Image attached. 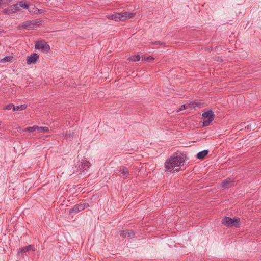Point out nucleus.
I'll use <instances>...</instances> for the list:
<instances>
[{
	"instance_id": "1",
	"label": "nucleus",
	"mask_w": 261,
	"mask_h": 261,
	"mask_svg": "<svg viewBox=\"0 0 261 261\" xmlns=\"http://www.w3.org/2000/svg\"><path fill=\"white\" fill-rule=\"evenodd\" d=\"M186 158L182 155L176 153L167 159L165 163V169L167 172H178L180 167L184 165Z\"/></svg>"
},
{
	"instance_id": "2",
	"label": "nucleus",
	"mask_w": 261,
	"mask_h": 261,
	"mask_svg": "<svg viewBox=\"0 0 261 261\" xmlns=\"http://www.w3.org/2000/svg\"><path fill=\"white\" fill-rule=\"evenodd\" d=\"M135 15V13L125 12L122 13H116L112 15H108L107 18L115 21H124L126 19L131 18Z\"/></svg>"
},
{
	"instance_id": "3",
	"label": "nucleus",
	"mask_w": 261,
	"mask_h": 261,
	"mask_svg": "<svg viewBox=\"0 0 261 261\" xmlns=\"http://www.w3.org/2000/svg\"><path fill=\"white\" fill-rule=\"evenodd\" d=\"M222 223L228 227L239 228L241 226L240 218L239 217H234L231 218L229 217H225L222 220Z\"/></svg>"
},
{
	"instance_id": "4",
	"label": "nucleus",
	"mask_w": 261,
	"mask_h": 261,
	"mask_svg": "<svg viewBox=\"0 0 261 261\" xmlns=\"http://www.w3.org/2000/svg\"><path fill=\"white\" fill-rule=\"evenodd\" d=\"M215 114L212 110H208L204 111L202 114V119H203L202 126H208L214 120Z\"/></svg>"
},
{
	"instance_id": "5",
	"label": "nucleus",
	"mask_w": 261,
	"mask_h": 261,
	"mask_svg": "<svg viewBox=\"0 0 261 261\" xmlns=\"http://www.w3.org/2000/svg\"><path fill=\"white\" fill-rule=\"evenodd\" d=\"M35 48L40 50L43 53H47L50 50V46L44 40L36 41L35 44Z\"/></svg>"
},
{
	"instance_id": "6",
	"label": "nucleus",
	"mask_w": 261,
	"mask_h": 261,
	"mask_svg": "<svg viewBox=\"0 0 261 261\" xmlns=\"http://www.w3.org/2000/svg\"><path fill=\"white\" fill-rule=\"evenodd\" d=\"M235 180L233 177H229L222 181L221 185L224 189H229L234 186Z\"/></svg>"
},
{
	"instance_id": "7",
	"label": "nucleus",
	"mask_w": 261,
	"mask_h": 261,
	"mask_svg": "<svg viewBox=\"0 0 261 261\" xmlns=\"http://www.w3.org/2000/svg\"><path fill=\"white\" fill-rule=\"evenodd\" d=\"M37 25V23L36 21L34 20H28L24 21L23 22L20 23L18 26V28H23L26 29L28 30L33 29L35 26Z\"/></svg>"
},
{
	"instance_id": "8",
	"label": "nucleus",
	"mask_w": 261,
	"mask_h": 261,
	"mask_svg": "<svg viewBox=\"0 0 261 261\" xmlns=\"http://www.w3.org/2000/svg\"><path fill=\"white\" fill-rule=\"evenodd\" d=\"M30 251H35L34 247L32 245H29L17 249V255L23 257L24 253Z\"/></svg>"
},
{
	"instance_id": "9",
	"label": "nucleus",
	"mask_w": 261,
	"mask_h": 261,
	"mask_svg": "<svg viewBox=\"0 0 261 261\" xmlns=\"http://www.w3.org/2000/svg\"><path fill=\"white\" fill-rule=\"evenodd\" d=\"M85 208V204H77L75 205L73 208H71L69 211V215L72 213H79Z\"/></svg>"
},
{
	"instance_id": "10",
	"label": "nucleus",
	"mask_w": 261,
	"mask_h": 261,
	"mask_svg": "<svg viewBox=\"0 0 261 261\" xmlns=\"http://www.w3.org/2000/svg\"><path fill=\"white\" fill-rule=\"evenodd\" d=\"M39 58V55L36 53H34L31 56H28L27 59V63L28 64H35Z\"/></svg>"
},
{
	"instance_id": "11",
	"label": "nucleus",
	"mask_w": 261,
	"mask_h": 261,
	"mask_svg": "<svg viewBox=\"0 0 261 261\" xmlns=\"http://www.w3.org/2000/svg\"><path fill=\"white\" fill-rule=\"evenodd\" d=\"M135 232L133 230H126L121 231L120 236L123 238H125L126 236L132 238L135 237Z\"/></svg>"
},
{
	"instance_id": "12",
	"label": "nucleus",
	"mask_w": 261,
	"mask_h": 261,
	"mask_svg": "<svg viewBox=\"0 0 261 261\" xmlns=\"http://www.w3.org/2000/svg\"><path fill=\"white\" fill-rule=\"evenodd\" d=\"M208 153V150H203L202 151L198 152L196 155V157L198 159L203 160L205 158V156L207 155Z\"/></svg>"
},
{
	"instance_id": "13",
	"label": "nucleus",
	"mask_w": 261,
	"mask_h": 261,
	"mask_svg": "<svg viewBox=\"0 0 261 261\" xmlns=\"http://www.w3.org/2000/svg\"><path fill=\"white\" fill-rule=\"evenodd\" d=\"M36 132L37 133H46L49 132V129L47 127L37 126Z\"/></svg>"
},
{
	"instance_id": "14",
	"label": "nucleus",
	"mask_w": 261,
	"mask_h": 261,
	"mask_svg": "<svg viewBox=\"0 0 261 261\" xmlns=\"http://www.w3.org/2000/svg\"><path fill=\"white\" fill-rule=\"evenodd\" d=\"M10 10L12 13H15L16 12L20 10L18 4H14V5L10 6Z\"/></svg>"
},
{
	"instance_id": "15",
	"label": "nucleus",
	"mask_w": 261,
	"mask_h": 261,
	"mask_svg": "<svg viewBox=\"0 0 261 261\" xmlns=\"http://www.w3.org/2000/svg\"><path fill=\"white\" fill-rule=\"evenodd\" d=\"M37 125H34L32 127H27L25 129H22V131L27 132L29 133L36 132Z\"/></svg>"
},
{
	"instance_id": "16",
	"label": "nucleus",
	"mask_w": 261,
	"mask_h": 261,
	"mask_svg": "<svg viewBox=\"0 0 261 261\" xmlns=\"http://www.w3.org/2000/svg\"><path fill=\"white\" fill-rule=\"evenodd\" d=\"M128 60L129 61H133V62L138 61L140 60V56L139 55H133V56L129 57L128 58Z\"/></svg>"
},
{
	"instance_id": "17",
	"label": "nucleus",
	"mask_w": 261,
	"mask_h": 261,
	"mask_svg": "<svg viewBox=\"0 0 261 261\" xmlns=\"http://www.w3.org/2000/svg\"><path fill=\"white\" fill-rule=\"evenodd\" d=\"M27 107V105L25 104L21 105L16 107L14 106V111H20L25 110Z\"/></svg>"
},
{
	"instance_id": "18",
	"label": "nucleus",
	"mask_w": 261,
	"mask_h": 261,
	"mask_svg": "<svg viewBox=\"0 0 261 261\" xmlns=\"http://www.w3.org/2000/svg\"><path fill=\"white\" fill-rule=\"evenodd\" d=\"M13 57L11 56H5L4 58L1 59V61L2 62H10L13 59Z\"/></svg>"
},
{
	"instance_id": "19",
	"label": "nucleus",
	"mask_w": 261,
	"mask_h": 261,
	"mask_svg": "<svg viewBox=\"0 0 261 261\" xmlns=\"http://www.w3.org/2000/svg\"><path fill=\"white\" fill-rule=\"evenodd\" d=\"M121 174L123 175H127L129 174V170L128 168L126 167H122V169L121 170Z\"/></svg>"
},
{
	"instance_id": "20",
	"label": "nucleus",
	"mask_w": 261,
	"mask_h": 261,
	"mask_svg": "<svg viewBox=\"0 0 261 261\" xmlns=\"http://www.w3.org/2000/svg\"><path fill=\"white\" fill-rule=\"evenodd\" d=\"M76 167L77 168V170L81 172H84L85 171H86V169L82 165V163H81L79 165H76Z\"/></svg>"
},
{
	"instance_id": "21",
	"label": "nucleus",
	"mask_w": 261,
	"mask_h": 261,
	"mask_svg": "<svg viewBox=\"0 0 261 261\" xmlns=\"http://www.w3.org/2000/svg\"><path fill=\"white\" fill-rule=\"evenodd\" d=\"M82 165L84 166L85 169H86V171H87V169L90 167L91 166V164L90 162L88 161L85 160L81 162Z\"/></svg>"
},
{
	"instance_id": "22",
	"label": "nucleus",
	"mask_w": 261,
	"mask_h": 261,
	"mask_svg": "<svg viewBox=\"0 0 261 261\" xmlns=\"http://www.w3.org/2000/svg\"><path fill=\"white\" fill-rule=\"evenodd\" d=\"M18 4L19 8L22 7L24 9H28L29 7V5L27 3H24L23 1H20Z\"/></svg>"
},
{
	"instance_id": "23",
	"label": "nucleus",
	"mask_w": 261,
	"mask_h": 261,
	"mask_svg": "<svg viewBox=\"0 0 261 261\" xmlns=\"http://www.w3.org/2000/svg\"><path fill=\"white\" fill-rule=\"evenodd\" d=\"M14 105L13 103H9L7 105H6L5 107V108L4 109H6V110H11V109H13V110L14 111Z\"/></svg>"
},
{
	"instance_id": "24",
	"label": "nucleus",
	"mask_w": 261,
	"mask_h": 261,
	"mask_svg": "<svg viewBox=\"0 0 261 261\" xmlns=\"http://www.w3.org/2000/svg\"><path fill=\"white\" fill-rule=\"evenodd\" d=\"M151 45H159L161 46H165V43L164 42H162L161 41H154L150 42Z\"/></svg>"
},
{
	"instance_id": "25",
	"label": "nucleus",
	"mask_w": 261,
	"mask_h": 261,
	"mask_svg": "<svg viewBox=\"0 0 261 261\" xmlns=\"http://www.w3.org/2000/svg\"><path fill=\"white\" fill-rule=\"evenodd\" d=\"M3 13L5 14H10V13H12V12L10 10V7L9 8H7L6 9H5L3 10Z\"/></svg>"
},
{
	"instance_id": "26",
	"label": "nucleus",
	"mask_w": 261,
	"mask_h": 261,
	"mask_svg": "<svg viewBox=\"0 0 261 261\" xmlns=\"http://www.w3.org/2000/svg\"><path fill=\"white\" fill-rule=\"evenodd\" d=\"M10 1L11 0H0V6L7 5L10 3Z\"/></svg>"
},
{
	"instance_id": "27",
	"label": "nucleus",
	"mask_w": 261,
	"mask_h": 261,
	"mask_svg": "<svg viewBox=\"0 0 261 261\" xmlns=\"http://www.w3.org/2000/svg\"><path fill=\"white\" fill-rule=\"evenodd\" d=\"M142 58H143V56H142ZM154 58L153 56H148L147 57H145L144 58H142V60H144L146 61H150L151 60H154Z\"/></svg>"
},
{
	"instance_id": "28",
	"label": "nucleus",
	"mask_w": 261,
	"mask_h": 261,
	"mask_svg": "<svg viewBox=\"0 0 261 261\" xmlns=\"http://www.w3.org/2000/svg\"><path fill=\"white\" fill-rule=\"evenodd\" d=\"M185 109H186V105H182L180 106V108L177 110V112H179V111L184 110Z\"/></svg>"
},
{
	"instance_id": "29",
	"label": "nucleus",
	"mask_w": 261,
	"mask_h": 261,
	"mask_svg": "<svg viewBox=\"0 0 261 261\" xmlns=\"http://www.w3.org/2000/svg\"><path fill=\"white\" fill-rule=\"evenodd\" d=\"M35 8L36 9V10H37V11H38V12L39 13H42L44 12V10L43 9H38L37 8Z\"/></svg>"
},
{
	"instance_id": "30",
	"label": "nucleus",
	"mask_w": 261,
	"mask_h": 261,
	"mask_svg": "<svg viewBox=\"0 0 261 261\" xmlns=\"http://www.w3.org/2000/svg\"><path fill=\"white\" fill-rule=\"evenodd\" d=\"M22 129L21 128H19V130H18V132L20 133H22L23 132H24V131H22Z\"/></svg>"
},
{
	"instance_id": "31",
	"label": "nucleus",
	"mask_w": 261,
	"mask_h": 261,
	"mask_svg": "<svg viewBox=\"0 0 261 261\" xmlns=\"http://www.w3.org/2000/svg\"><path fill=\"white\" fill-rule=\"evenodd\" d=\"M260 260H261V256H260Z\"/></svg>"
}]
</instances>
